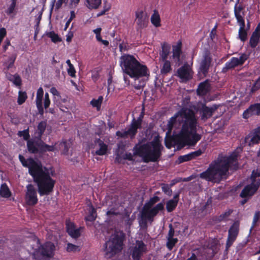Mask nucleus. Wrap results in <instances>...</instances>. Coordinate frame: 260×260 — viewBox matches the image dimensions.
Masks as SVG:
<instances>
[{
    "label": "nucleus",
    "mask_w": 260,
    "mask_h": 260,
    "mask_svg": "<svg viewBox=\"0 0 260 260\" xmlns=\"http://www.w3.org/2000/svg\"><path fill=\"white\" fill-rule=\"evenodd\" d=\"M50 99L49 98V94L47 92H46L45 94V99H44V108L45 109L48 108L50 105Z\"/></svg>",
    "instance_id": "obj_54"
},
{
    "label": "nucleus",
    "mask_w": 260,
    "mask_h": 260,
    "mask_svg": "<svg viewBox=\"0 0 260 260\" xmlns=\"http://www.w3.org/2000/svg\"><path fill=\"white\" fill-rule=\"evenodd\" d=\"M66 63L68 64L69 67L67 70L68 74L71 77H74L75 76L76 71L74 69L73 65L71 64V61L69 59L66 61Z\"/></svg>",
    "instance_id": "obj_47"
},
{
    "label": "nucleus",
    "mask_w": 260,
    "mask_h": 260,
    "mask_svg": "<svg viewBox=\"0 0 260 260\" xmlns=\"http://www.w3.org/2000/svg\"><path fill=\"white\" fill-rule=\"evenodd\" d=\"M171 46L166 42L161 44V50L159 52L160 60H166L170 53Z\"/></svg>",
    "instance_id": "obj_27"
},
{
    "label": "nucleus",
    "mask_w": 260,
    "mask_h": 260,
    "mask_svg": "<svg viewBox=\"0 0 260 260\" xmlns=\"http://www.w3.org/2000/svg\"><path fill=\"white\" fill-rule=\"evenodd\" d=\"M91 104L93 107H96L98 109H99L101 107V104L100 102L97 101V100L93 99L90 102Z\"/></svg>",
    "instance_id": "obj_57"
},
{
    "label": "nucleus",
    "mask_w": 260,
    "mask_h": 260,
    "mask_svg": "<svg viewBox=\"0 0 260 260\" xmlns=\"http://www.w3.org/2000/svg\"><path fill=\"white\" fill-rule=\"evenodd\" d=\"M70 147V144L67 142H60L58 145V148L62 150V153L65 155L68 154Z\"/></svg>",
    "instance_id": "obj_39"
},
{
    "label": "nucleus",
    "mask_w": 260,
    "mask_h": 260,
    "mask_svg": "<svg viewBox=\"0 0 260 260\" xmlns=\"http://www.w3.org/2000/svg\"><path fill=\"white\" fill-rule=\"evenodd\" d=\"M181 42H178L176 46L173 47L172 58L178 66L181 63L180 57L181 53Z\"/></svg>",
    "instance_id": "obj_23"
},
{
    "label": "nucleus",
    "mask_w": 260,
    "mask_h": 260,
    "mask_svg": "<svg viewBox=\"0 0 260 260\" xmlns=\"http://www.w3.org/2000/svg\"><path fill=\"white\" fill-rule=\"evenodd\" d=\"M164 208V205L162 203L158 204L152 209H148L143 207L141 212V218L139 223L141 228L143 229L147 228V221L152 222L153 221V218L157 215L159 211H161Z\"/></svg>",
    "instance_id": "obj_7"
},
{
    "label": "nucleus",
    "mask_w": 260,
    "mask_h": 260,
    "mask_svg": "<svg viewBox=\"0 0 260 260\" xmlns=\"http://www.w3.org/2000/svg\"><path fill=\"white\" fill-rule=\"evenodd\" d=\"M6 35V29L4 27L0 28V38H4Z\"/></svg>",
    "instance_id": "obj_62"
},
{
    "label": "nucleus",
    "mask_w": 260,
    "mask_h": 260,
    "mask_svg": "<svg viewBox=\"0 0 260 260\" xmlns=\"http://www.w3.org/2000/svg\"><path fill=\"white\" fill-rule=\"evenodd\" d=\"M27 96L25 92H22L20 91L19 92V95L18 97L17 103L18 105H22L24 103L26 100Z\"/></svg>",
    "instance_id": "obj_46"
},
{
    "label": "nucleus",
    "mask_w": 260,
    "mask_h": 260,
    "mask_svg": "<svg viewBox=\"0 0 260 260\" xmlns=\"http://www.w3.org/2000/svg\"><path fill=\"white\" fill-rule=\"evenodd\" d=\"M239 230V222L235 221L230 227L228 232V238L226 242V247L228 249L236 240Z\"/></svg>",
    "instance_id": "obj_16"
},
{
    "label": "nucleus",
    "mask_w": 260,
    "mask_h": 260,
    "mask_svg": "<svg viewBox=\"0 0 260 260\" xmlns=\"http://www.w3.org/2000/svg\"><path fill=\"white\" fill-rule=\"evenodd\" d=\"M18 135L20 137H23L25 140H27L29 138L28 129H25L23 131L18 132Z\"/></svg>",
    "instance_id": "obj_49"
},
{
    "label": "nucleus",
    "mask_w": 260,
    "mask_h": 260,
    "mask_svg": "<svg viewBox=\"0 0 260 260\" xmlns=\"http://www.w3.org/2000/svg\"><path fill=\"white\" fill-rule=\"evenodd\" d=\"M6 77L9 81L12 82L16 86H20L21 85V79L19 75L17 74L11 75L7 73Z\"/></svg>",
    "instance_id": "obj_31"
},
{
    "label": "nucleus",
    "mask_w": 260,
    "mask_h": 260,
    "mask_svg": "<svg viewBox=\"0 0 260 260\" xmlns=\"http://www.w3.org/2000/svg\"><path fill=\"white\" fill-rule=\"evenodd\" d=\"M137 133V130L132 124L127 131H117L116 136L121 138H127L129 136L131 138L134 137Z\"/></svg>",
    "instance_id": "obj_22"
},
{
    "label": "nucleus",
    "mask_w": 260,
    "mask_h": 260,
    "mask_svg": "<svg viewBox=\"0 0 260 260\" xmlns=\"http://www.w3.org/2000/svg\"><path fill=\"white\" fill-rule=\"evenodd\" d=\"M136 22L139 28H144L147 26L148 17L146 13L142 10L136 12Z\"/></svg>",
    "instance_id": "obj_19"
},
{
    "label": "nucleus",
    "mask_w": 260,
    "mask_h": 260,
    "mask_svg": "<svg viewBox=\"0 0 260 260\" xmlns=\"http://www.w3.org/2000/svg\"><path fill=\"white\" fill-rule=\"evenodd\" d=\"M44 94V91L42 87H40L37 92L36 105L42 104V99Z\"/></svg>",
    "instance_id": "obj_41"
},
{
    "label": "nucleus",
    "mask_w": 260,
    "mask_h": 260,
    "mask_svg": "<svg viewBox=\"0 0 260 260\" xmlns=\"http://www.w3.org/2000/svg\"><path fill=\"white\" fill-rule=\"evenodd\" d=\"M260 176V173L252 171L251 174L252 182L245 186L240 193V196L243 198H249L253 196L260 186V179H256Z\"/></svg>",
    "instance_id": "obj_9"
},
{
    "label": "nucleus",
    "mask_w": 260,
    "mask_h": 260,
    "mask_svg": "<svg viewBox=\"0 0 260 260\" xmlns=\"http://www.w3.org/2000/svg\"><path fill=\"white\" fill-rule=\"evenodd\" d=\"M260 134L255 132L254 129L253 133H250L245 138V142L249 146L258 144L260 141Z\"/></svg>",
    "instance_id": "obj_20"
},
{
    "label": "nucleus",
    "mask_w": 260,
    "mask_h": 260,
    "mask_svg": "<svg viewBox=\"0 0 260 260\" xmlns=\"http://www.w3.org/2000/svg\"><path fill=\"white\" fill-rule=\"evenodd\" d=\"M202 153L201 150H199L186 155L180 156L178 158V164H181L185 161H189L201 155Z\"/></svg>",
    "instance_id": "obj_24"
},
{
    "label": "nucleus",
    "mask_w": 260,
    "mask_h": 260,
    "mask_svg": "<svg viewBox=\"0 0 260 260\" xmlns=\"http://www.w3.org/2000/svg\"><path fill=\"white\" fill-rule=\"evenodd\" d=\"M94 148L96 149L95 153L99 155L105 154L107 150V145L100 139L95 141Z\"/></svg>",
    "instance_id": "obj_25"
},
{
    "label": "nucleus",
    "mask_w": 260,
    "mask_h": 260,
    "mask_svg": "<svg viewBox=\"0 0 260 260\" xmlns=\"http://www.w3.org/2000/svg\"><path fill=\"white\" fill-rule=\"evenodd\" d=\"M12 3L10 5L8 10L6 11V13L8 14H11L13 13L15 8L16 5V1L17 0H11Z\"/></svg>",
    "instance_id": "obj_50"
},
{
    "label": "nucleus",
    "mask_w": 260,
    "mask_h": 260,
    "mask_svg": "<svg viewBox=\"0 0 260 260\" xmlns=\"http://www.w3.org/2000/svg\"><path fill=\"white\" fill-rule=\"evenodd\" d=\"M19 158L22 165L28 168L29 173L37 183L40 195H48L52 192L55 182L51 177L53 175L52 169L43 167L40 162L36 161L32 158L26 159L21 154Z\"/></svg>",
    "instance_id": "obj_2"
},
{
    "label": "nucleus",
    "mask_w": 260,
    "mask_h": 260,
    "mask_svg": "<svg viewBox=\"0 0 260 260\" xmlns=\"http://www.w3.org/2000/svg\"><path fill=\"white\" fill-rule=\"evenodd\" d=\"M260 40V28L257 26L252 32L250 38L249 44L252 48H254L257 45Z\"/></svg>",
    "instance_id": "obj_21"
},
{
    "label": "nucleus",
    "mask_w": 260,
    "mask_h": 260,
    "mask_svg": "<svg viewBox=\"0 0 260 260\" xmlns=\"http://www.w3.org/2000/svg\"><path fill=\"white\" fill-rule=\"evenodd\" d=\"M47 126V123L45 121H41L38 125V133L37 136L36 137V138L41 139L42 135L46 129Z\"/></svg>",
    "instance_id": "obj_34"
},
{
    "label": "nucleus",
    "mask_w": 260,
    "mask_h": 260,
    "mask_svg": "<svg viewBox=\"0 0 260 260\" xmlns=\"http://www.w3.org/2000/svg\"><path fill=\"white\" fill-rule=\"evenodd\" d=\"M67 250L69 252L79 251V246L71 243H68L67 247Z\"/></svg>",
    "instance_id": "obj_52"
},
{
    "label": "nucleus",
    "mask_w": 260,
    "mask_h": 260,
    "mask_svg": "<svg viewBox=\"0 0 260 260\" xmlns=\"http://www.w3.org/2000/svg\"><path fill=\"white\" fill-rule=\"evenodd\" d=\"M86 6L90 9H96L101 4L102 0H86Z\"/></svg>",
    "instance_id": "obj_36"
},
{
    "label": "nucleus",
    "mask_w": 260,
    "mask_h": 260,
    "mask_svg": "<svg viewBox=\"0 0 260 260\" xmlns=\"http://www.w3.org/2000/svg\"><path fill=\"white\" fill-rule=\"evenodd\" d=\"M162 190L166 194L169 196H171L172 191L168 184H164L162 186Z\"/></svg>",
    "instance_id": "obj_53"
},
{
    "label": "nucleus",
    "mask_w": 260,
    "mask_h": 260,
    "mask_svg": "<svg viewBox=\"0 0 260 260\" xmlns=\"http://www.w3.org/2000/svg\"><path fill=\"white\" fill-rule=\"evenodd\" d=\"M151 21L156 27H158L160 25L159 15L158 12L155 10L154 11V13L151 17Z\"/></svg>",
    "instance_id": "obj_37"
},
{
    "label": "nucleus",
    "mask_w": 260,
    "mask_h": 260,
    "mask_svg": "<svg viewBox=\"0 0 260 260\" xmlns=\"http://www.w3.org/2000/svg\"><path fill=\"white\" fill-rule=\"evenodd\" d=\"M198 118L194 112L189 108H183L171 117L168 122L170 129L181 128L178 135L180 144L194 146L201 139V135L197 133Z\"/></svg>",
    "instance_id": "obj_1"
},
{
    "label": "nucleus",
    "mask_w": 260,
    "mask_h": 260,
    "mask_svg": "<svg viewBox=\"0 0 260 260\" xmlns=\"http://www.w3.org/2000/svg\"><path fill=\"white\" fill-rule=\"evenodd\" d=\"M67 231L69 235L73 238H77L80 236V230L76 229L74 224L71 222L66 223Z\"/></svg>",
    "instance_id": "obj_26"
},
{
    "label": "nucleus",
    "mask_w": 260,
    "mask_h": 260,
    "mask_svg": "<svg viewBox=\"0 0 260 260\" xmlns=\"http://www.w3.org/2000/svg\"><path fill=\"white\" fill-rule=\"evenodd\" d=\"M146 252V245L142 241L137 240L131 250V254L133 260H141V256Z\"/></svg>",
    "instance_id": "obj_13"
},
{
    "label": "nucleus",
    "mask_w": 260,
    "mask_h": 260,
    "mask_svg": "<svg viewBox=\"0 0 260 260\" xmlns=\"http://www.w3.org/2000/svg\"><path fill=\"white\" fill-rule=\"evenodd\" d=\"M240 28L238 32V38L242 42H245L247 39V32L245 29L244 21L238 22Z\"/></svg>",
    "instance_id": "obj_28"
},
{
    "label": "nucleus",
    "mask_w": 260,
    "mask_h": 260,
    "mask_svg": "<svg viewBox=\"0 0 260 260\" xmlns=\"http://www.w3.org/2000/svg\"><path fill=\"white\" fill-rule=\"evenodd\" d=\"M159 201V198L157 196H155L152 198H151L149 200V201L144 206V207H145L146 208L148 209H152V206L158 202Z\"/></svg>",
    "instance_id": "obj_45"
},
{
    "label": "nucleus",
    "mask_w": 260,
    "mask_h": 260,
    "mask_svg": "<svg viewBox=\"0 0 260 260\" xmlns=\"http://www.w3.org/2000/svg\"><path fill=\"white\" fill-rule=\"evenodd\" d=\"M73 37V33L72 32H70L67 36V39H66L67 41L68 42H71Z\"/></svg>",
    "instance_id": "obj_64"
},
{
    "label": "nucleus",
    "mask_w": 260,
    "mask_h": 260,
    "mask_svg": "<svg viewBox=\"0 0 260 260\" xmlns=\"http://www.w3.org/2000/svg\"><path fill=\"white\" fill-rule=\"evenodd\" d=\"M25 201L27 204L29 206H34L38 203L37 190L31 184L26 186Z\"/></svg>",
    "instance_id": "obj_14"
},
{
    "label": "nucleus",
    "mask_w": 260,
    "mask_h": 260,
    "mask_svg": "<svg viewBox=\"0 0 260 260\" xmlns=\"http://www.w3.org/2000/svg\"><path fill=\"white\" fill-rule=\"evenodd\" d=\"M46 35L48 37L51 38L52 41L54 43L60 42L61 41L58 35L53 31L47 33Z\"/></svg>",
    "instance_id": "obj_44"
},
{
    "label": "nucleus",
    "mask_w": 260,
    "mask_h": 260,
    "mask_svg": "<svg viewBox=\"0 0 260 260\" xmlns=\"http://www.w3.org/2000/svg\"><path fill=\"white\" fill-rule=\"evenodd\" d=\"M212 61V59L210 52L207 49L205 50L199 61L200 72L206 75L211 67Z\"/></svg>",
    "instance_id": "obj_10"
},
{
    "label": "nucleus",
    "mask_w": 260,
    "mask_h": 260,
    "mask_svg": "<svg viewBox=\"0 0 260 260\" xmlns=\"http://www.w3.org/2000/svg\"><path fill=\"white\" fill-rule=\"evenodd\" d=\"M179 194H176L173 199L169 200L166 204V209L168 212L173 211L176 207L178 202Z\"/></svg>",
    "instance_id": "obj_29"
},
{
    "label": "nucleus",
    "mask_w": 260,
    "mask_h": 260,
    "mask_svg": "<svg viewBox=\"0 0 260 260\" xmlns=\"http://www.w3.org/2000/svg\"><path fill=\"white\" fill-rule=\"evenodd\" d=\"M37 109L38 110L39 114L42 115L44 113V109L43 107V105H36Z\"/></svg>",
    "instance_id": "obj_61"
},
{
    "label": "nucleus",
    "mask_w": 260,
    "mask_h": 260,
    "mask_svg": "<svg viewBox=\"0 0 260 260\" xmlns=\"http://www.w3.org/2000/svg\"><path fill=\"white\" fill-rule=\"evenodd\" d=\"M99 77L98 71H94L93 72L92 74V78L93 80L96 81Z\"/></svg>",
    "instance_id": "obj_60"
},
{
    "label": "nucleus",
    "mask_w": 260,
    "mask_h": 260,
    "mask_svg": "<svg viewBox=\"0 0 260 260\" xmlns=\"http://www.w3.org/2000/svg\"><path fill=\"white\" fill-rule=\"evenodd\" d=\"M248 58V56L246 54H242L239 58L233 57L230 61L225 63V67L223 68L222 72H226L228 70L234 69L237 66L242 65Z\"/></svg>",
    "instance_id": "obj_15"
},
{
    "label": "nucleus",
    "mask_w": 260,
    "mask_h": 260,
    "mask_svg": "<svg viewBox=\"0 0 260 260\" xmlns=\"http://www.w3.org/2000/svg\"><path fill=\"white\" fill-rule=\"evenodd\" d=\"M106 214L110 217H112L113 216L119 215L120 212L117 209L111 208L110 210L107 212Z\"/></svg>",
    "instance_id": "obj_51"
},
{
    "label": "nucleus",
    "mask_w": 260,
    "mask_h": 260,
    "mask_svg": "<svg viewBox=\"0 0 260 260\" xmlns=\"http://www.w3.org/2000/svg\"><path fill=\"white\" fill-rule=\"evenodd\" d=\"M243 9V8L239 6H237V3L235 5V10H234V12H235V17L237 20V22H242V21H244L243 18V16L241 15V11Z\"/></svg>",
    "instance_id": "obj_38"
},
{
    "label": "nucleus",
    "mask_w": 260,
    "mask_h": 260,
    "mask_svg": "<svg viewBox=\"0 0 260 260\" xmlns=\"http://www.w3.org/2000/svg\"><path fill=\"white\" fill-rule=\"evenodd\" d=\"M67 2V0H58L55 6V10H58L59 9L63 3Z\"/></svg>",
    "instance_id": "obj_56"
},
{
    "label": "nucleus",
    "mask_w": 260,
    "mask_h": 260,
    "mask_svg": "<svg viewBox=\"0 0 260 260\" xmlns=\"http://www.w3.org/2000/svg\"><path fill=\"white\" fill-rule=\"evenodd\" d=\"M192 71L190 67L185 64L177 70V76L183 81H187L192 78Z\"/></svg>",
    "instance_id": "obj_17"
},
{
    "label": "nucleus",
    "mask_w": 260,
    "mask_h": 260,
    "mask_svg": "<svg viewBox=\"0 0 260 260\" xmlns=\"http://www.w3.org/2000/svg\"><path fill=\"white\" fill-rule=\"evenodd\" d=\"M164 62L162 68L161 69V73L166 74L170 72L171 70L170 62L167 59L166 60H162Z\"/></svg>",
    "instance_id": "obj_40"
},
{
    "label": "nucleus",
    "mask_w": 260,
    "mask_h": 260,
    "mask_svg": "<svg viewBox=\"0 0 260 260\" xmlns=\"http://www.w3.org/2000/svg\"><path fill=\"white\" fill-rule=\"evenodd\" d=\"M233 210L232 209H229L226 211L224 213L221 214L220 216H219L217 218V220L219 222H221L223 220H225L228 219V218L230 216V215L233 212Z\"/></svg>",
    "instance_id": "obj_43"
},
{
    "label": "nucleus",
    "mask_w": 260,
    "mask_h": 260,
    "mask_svg": "<svg viewBox=\"0 0 260 260\" xmlns=\"http://www.w3.org/2000/svg\"><path fill=\"white\" fill-rule=\"evenodd\" d=\"M123 240L117 233L112 234L109 240L104 244L105 256L110 258L122 249Z\"/></svg>",
    "instance_id": "obj_6"
},
{
    "label": "nucleus",
    "mask_w": 260,
    "mask_h": 260,
    "mask_svg": "<svg viewBox=\"0 0 260 260\" xmlns=\"http://www.w3.org/2000/svg\"><path fill=\"white\" fill-rule=\"evenodd\" d=\"M16 54H15L8 58V60L5 62L4 63L5 66L4 70L8 71L14 66V63L16 58Z\"/></svg>",
    "instance_id": "obj_35"
},
{
    "label": "nucleus",
    "mask_w": 260,
    "mask_h": 260,
    "mask_svg": "<svg viewBox=\"0 0 260 260\" xmlns=\"http://www.w3.org/2000/svg\"><path fill=\"white\" fill-rule=\"evenodd\" d=\"M210 90V85L208 82L201 83L197 89L198 94L200 95L206 94Z\"/></svg>",
    "instance_id": "obj_30"
},
{
    "label": "nucleus",
    "mask_w": 260,
    "mask_h": 260,
    "mask_svg": "<svg viewBox=\"0 0 260 260\" xmlns=\"http://www.w3.org/2000/svg\"><path fill=\"white\" fill-rule=\"evenodd\" d=\"M51 93L54 95L57 96L58 98H60V94L57 90L55 87H52L50 89Z\"/></svg>",
    "instance_id": "obj_58"
},
{
    "label": "nucleus",
    "mask_w": 260,
    "mask_h": 260,
    "mask_svg": "<svg viewBox=\"0 0 260 260\" xmlns=\"http://www.w3.org/2000/svg\"><path fill=\"white\" fill-rule=\"evenodd\" d=\"M169 233L168 234V235L167 236V238H173V237L174 236V234H175V231H174V230L173 229L172 224H170L169 226Z\"/></svg>",
    "instance_id": "obj_55"
},
{
    "label": "nucleus",
    "mask_w": 260,
    "mask_h": 260,
    "mask_svg": "<svg viewBox=\"0 0 260 260\" xmlns=\"http://www.w3.org/2000/svg\"><path fill=\"white\" fill-rule=\"evenodd\" d=\"M229 168L235 170L238 168L237 155L235 153L228 156L219 155L206 171L200 174V177L207 181L218 183L228 177Z\"/></svg>",
    "instance_id": "obj_3"
},
{
    "label": "nucleus",
    "mask_w": 260,
    "mask_h": 260,
    "mask_svg": "<svg viewBox=\"0 0 260 260\" xmlns=\"http://www.w3.org/2000/svg\"><path fill=\"white\" fill-rule=\"evenodd\" d=\"M218 107V106L215 105L209 107L201 103L198 104L197 111L199 112L201 119L205 121L213 115Z\"/></svg>",
    "instance_id": "obj_12"
},
{
    "label": "nucleus",
    "mask_w": 260,
    "mask_h": 260,
    "mask_svg": "<svg viewBox=\"0 0 260 260\" xmlns=\"http://www.w3.org/2000/svg\"><path fill=\"white\" fill-rule=\"evenodd\" d=\"M11 194V192L6 184H2L0 187V196L7 198L10 197Z\"/></svg>",
    "instance_id": "obj_33"
},
{
    "label": "nucleus",
    "mask_w": 260,
    "mask_h": 260,
    "mask_svg": "<svg viewBox=\"0 0 260 260\" xmlns=\"http://www.w3.org/2000/svg\"><path fill=\"white\" fill-rule=\"evenodd\" d=\"M55 246L51 242H47L41 245L36 251L37 254L42 256L43 260H47L53 255Z\"/></svg>",
    "instance_id": "obj_11"
},
{
    "label": "nucleus",
    "mask_w": 260,
    "mask_h": 260,
    "mask_svg": "<svg viewBox=\"0 0 260 260\" xmlns=\"http://www.w3.org/2000/svg\"><path fill=\"white\" fill-rule=\"evenodd\" d=\"M260 220V212L257 211L255 213L253 219V222H252V225L251 227V229L250 230V232H251L252 229L254 228L256 223L258 221Z\"/></svg>",
    "instance_id": "obj_48"
},
{
    "label": "nucleus",
    "mask_w": 260,
    "mask_h": 260,
    "mask_svg": "<svg viewBox=\"0 0 260 260\" xmlns=\"http://www.w3.org/2000/svg\"><path fill=\"white\" fill-rule=\"evenodd\" d=\"M167 242L166 243V246L169 249V250H171L173 247L175 245V244L178 241L177 238H167Z\"/></svg>",
    "instance_id": "obj_42"
},
{
    "label": "nucleus",
    "mask_w": 260,
    "mask_h": 260,
    "mask_svg": "<svg viewBox=\"0 0 260 260\" xmlns=\"http://www.w3.org/2000/svg\"><path fill=\"white\" fill-rule=\"evenodd\" d=\"M163 146L159 139L155 138L152 142L139 147L137 153L141 156L144 162H155L158 160L161 155V151Z\"/></svg>",
    "instance_id": "obj_5"
},
{
    "label": "nucleus",
    "mask_w": 260,
    "mask_h": 260,
    "mask_svg": "<svg viewBox=\"0 0 260 260\" xmlns=\"http://www.w3.org/2000/svg\"><path fill=\"white\" fill-rule=\"evenodd\" d=\"M120 64L123 72L131 78L138 79L140 77H147L149 75L147 67L141 64L133 55L125 54L121 56L120 58ZM145 84L144 80H141L138 84L135 80L134 87L137 89H140Z\"/></svg>",
    "instance_id": "obj_4"
},
{
    "label": "nucleus",
    "mask_w": 260,
    "mask_h": 260,
    "mask_svg": "<svg viewBox=\"0 0 260 260\" xmlns=\"http://www.w3.org/2000/svg\"><path fill=\"white\" fill-rule=\"evenodd\" d=\"M254 87L256 89H259L260 88V77L255 82L254 85Z\"/></svg>",
    "instance_id": "obj_63"
},
{
    "label": "nucleus",
    "mask_w": 260,
    "mask_h": 260,
    "mask_svg": "<svg viewBox=\"0 0 260 260\" xmlns=\"http://www.w3.org/2000/svg\"><path fill=\"white\" fill-rule=\"evenodd\" d=\"M253 116H260V103L251 105L243 113L244 119Z\"/></svg>",
    "instance_id": "obj_18"
},
{
    "label": "nucleus",
    "mask_w": 260,
    "mask_h": 260,
    "mask_svg": "<svg viewBox=\"0 0 260 260\" xmlns=\"http://www.w3.org/2000/svg\"><path fill=\"white\" fill-rule=\"evenodd\" d=\"M144 108H143V110L141 113L140 115L138 118L136 120L135 118L133 119L131 124L137 130L138 128H140L141 126L142 121L144 117Z\"/></svg>",
    "instance_id": "obj_32"
},
{
    "label": "nucleus",
    "mask_w": 260,
    "mask_h": 260,
    "mask_svg": "<svg viewBox=\"0 0 260 260\" xmlns=\"http://www.w3.org/2000/svg\"><path fill=\"white\" fill-rule=\"evenodd\" d=\"M56 144L55 145L46 144L41 139L36 138L34 140H28L27 146L28 151L31 153H43L46 151H54L56 150Z\"/></svg>",
    "instance_id": "obj_8"
},
{
    "label": "nucleus",
    "mask_w": 260,
    "mask_h": 260,
    "mask_svg": "<svg viewBox=\"0 0 260 260\" xmlns=\"http://www.w3.org/2000/svg\"><path fill=\"white\" fill-rule=\"evenodd\" d=\"M133 155L131 153H126L123 156V158L131 160L133 159Z\"/></svg>",
    "instance_id": "obj_59"
}]
</instances>
